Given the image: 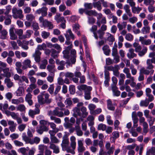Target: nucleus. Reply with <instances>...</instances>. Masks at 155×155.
Here are the masks:
<instances>
[{"instance_id":"nucleus-43","label":"nucleus","mask_w":155,"mask_h":155,"mask_svg":"<svg viewBox=\"0 0 155 155\" xmlns=\"http://www.w3.org/2000/svg\"><path fill=\"white\" fill-rule=\"evenodd\" d=\"M59 53L54 49H51V56L54 58L58 57V54Z\"/></svg>"},{"instance_id":"nucleus-22","label":"nucleus","mask_w":155,"mask_h":155,"mask_svg":"<svg viewBox=\"0 0 155 155\" xmlns=\"http://www.w3.org/2000/svg\"><path fill=\"white\" fill-rule=\"evenodd\" d=\"M2 70L4 76L7 78H9L11 76V73L9 72V68L5 67V68L2 69L0 67V71Z\"/></svg>"},{"instance_id":"nucleus-1","label":"nucleus","mask_w":155,"mask_h":155,"mask_svg":"<svg viewBox=\"0 0 155 155\" xmlns=\"http://www.w3.org/2000/svg\"><path fill=\"white\" fill-rule=\"evenodd\" d=\"M40 125L36 128V131L40 134H41L44 131H47L48 130V127L47 126L48 121L45 120H41L39 121Z\"/></svg>"},{"instance_id":"nucleus-56","label":"nucleus","mask_w":155,"mask_h":155,"mask_svg":"<svg viewBox=\"0 0 155 155\" xmlns=\"http://www.w3.org/2000/svg\"><path fill=\"white\" fill-rule=\"evenodd\" d=\"M132 10L133 13L138 14L140 13V11L142 10V8L139 7H136L135 6L132 8Z\"/></svg>"},{"instance_id":"nucleus-25","label":"nucleus","mask_w":155,"mask_h":155,"mask_svg":"<svg viewBox=\"0 0 155 155\" xmlns=\"http://www.w3.org/2000/svg\"><path fill=\"white\" fill-rule=\"evenodd\" d=\"M123 72L126 74V77L127 78L130 79L131 80H133V77L131 76V75L129 69L127 68H124L123 70Z\"/></svg>"},{"instance_id":"nucleus-62","label":"nucleus","mask_w":155,"mask_h":155,"mask_svg":"<svg viewBox=\"0 0 155 155\" xmlns=\"http://www.w3.org/2000/svg\"><path fill=\"white\" fill-rule=\"evenodd\" d=\"M107 35L108 36L107 39L109 41L112 42L111 44H112V42L114 40V36L109 33H106Z\"/></svg>"},{"instance_id":"nucleus-35","label":"nucleus","mask_w":155,"mask_h":155,"mask_svg":"<svg viewBox=\"0 0 155 155\" xmlns=\"http://www.w3.org/2000/svg\"><path fill=\"white\" fill-rule=\"evenodd\" d=\"M11 18L12 15H7L5 20V24L6 25H10L11 23Z\"/></svg>"},{"instance_id":"nucleus-19","label":"nucleus","mask_w":155,"mask_h":155,"mask_svg":"<svg viewBox=\"0 0 155 155\" xmlns=\"http://www.w3.org/2000/svg\"><path fill=\"white\" fill-rule=\"evenodd\" d=\"M22 138L23 140L26 143H29L31 144H33L32 139L30 138L29 137L27 136L25 134H23Z\"/></svg>"},{"instance_id":"nucleus-57","label":"nucleus","mask_w":155,"mask_h":155,"mask_svg":"<svg viewBox=\"0 0 155 155\" xmlns=\"http://www.w3.org/2000/svg\"><path fill=\"white\" fill-rule=\"evenodd\" d=\"M88 108L90 111V113H91L93 114L94 111V109L96 108V106L94 104H90L88 105Z\"/></svg>"},{"instance_id":"nucleus-52","label":"nucleus","mask_w":155,"mask_h":155,"mask_svg":"<svg viewBox=\"0 0 155 155\" xmlns=\"http://www.w3.org/2000/svg\"><path fill=\"white\" fill-rule=\"evenodd\" d=\"M26 18L27 21L31 22L35 19V17L33 14H28L26 15Z\"/></svg>"},{"instance_id":"nucleus-46","label":"nucleus","mask_w":155,"mask_h":155,"mask_svg":"<svg viewBox=\"0 0 155 155\" xmlns=\"http://www.w3.org/2000/svg\"><path fill=\"white\" fill-rule=\"evenodd\" d=\"M119 69V67L118 65H116L114 66H110L107 67V69L108 70L112 71L113 72L116 71L117 70H118Z\"/></svg>"},{"instance_id":"nucleus-3","label":"nucleus","mask_w":155,"mask_h":155,"mask_svg":"<svg viewBox=\"0 0 155 155\" xmlns=\"http://www.w3.org/2000/svg\"><path fill=\"white\" fill-rule=\"evenodd\" d=\"M39 20L40 23H42V26L45 28H48L49 29H52L54 27L51 22L47 20H44L42 16L39 17Z\"/></svg>"},{"instance_id":"nucleus-11","label":"nucleus","mask_w":155,"mask_h":155,"mask_svg":"<svg viewBox=\"0 0 155 155\" xmlns=\"http://www.w3.org/2000/svg\"><path fill=\"white\" fill-rule=\"evenodd\" d=\"M41 53L39 50H36L32 56L34 58L36 62H39L41 60L40 55Z\"/></svg>"},{"instance_id":"nucleus-39","label":"nucleus","mask_w":155,"mask_h":155,"mask_svg":"<svg viewBox=\"0 0 155 155\" xmlns=\"http://www.w3.org/2000/svg\"><path fill=\"white\" fill-rule=\"evenodd\" d=\"M4 81L5 83L6 84L7 87L9 88L12 87L13 84V83L12 82L10 79L9 78H5V79Z\"/></svg>"},{"instance_id":"nucleus-16","label":"nucleus","mask_w":155,"mask_h":155,"mask_svg":"<svg viewBox=\"0 0 155 155\" xmlns=\"http://www.w3.org/2000/svg\"><path fill=\"white\" fill-rule=\"evenodd\" d=\"M47 10L48 8L46 7H43L37 10L36 12L38 14L41 13L43 16H46L47 14Z\"/></svg>"},{"instance_id":"nucleus-37","label":"nucleus","mask_w":155,"mask_h":155,"mask_svg":"<svg viewBox=\"0 0 155 155\" xmlns=\"http://www.w3.org/2000/svg\"><path fill=\"white\" fill-rule=\"evenodd\" d=\"M33 31L31 30H27L25 35H22L23 39L29 38L33 34Z\"/></svg>"},{"instance_id":"nucleus-40","label":"nucleus","mask_w":155,"mask_h":155,"mask_svg":"<svg viewBox=\"0 0 155 155\" xmlns=\"http://www.w3.org/2000/svg\"><path fill=\"white\" fill-rule=\"evenodd\" d=\"M14 31L18 35L19 38L20 39H22L23 37L22 35L23 33V31L22 29H15V28Z\"/></svg>"},{"instance_id":"nucleus-59","label":"nucleus","mask_w":155,"mask_h":155,"mask_svg":"<svg viewBox=\"0 0 155 155\" xmlns=\"http://www.w3.org/2000/svg\"><path fill=\"white\" fill-rule=\"evenodd\" d=\"M50 119L51 120H54V122L57 124H60L61 123V120L60 118L55 117H51Z\"/></svg>"},{"instance_id":"nucleus-36","label":"nucleus","mask_w":155,"mask_h":155,"mask_svg":"<svg viewBox=\"0 0 155 155\" xmlns=\"http://www.w3.org/2000/svg\"><path fill=\"white\" fill-rule=\"evenodd\" d=\"M44 92V94L43 95L44 97V100H45V103H50L51 101V99L49 98V94L48 93H46L45 91Z\"/></svg>"},{"instance_id":"nucleus-49","label":"nucleus","mask_w":155,"mask_h":155,"mask_svg":"<svg viewBox=\"0 0 155 155\" xmlns=\"http://www.w3.org/2000/svg\"><path fill=\"white\" fill-rule=\"evenodd\" d=\"M125 38L127 40L130 41H132L134 38L133 35L130 33L126 34Z\"/></svg>"},{"instance_id":"nucleus-34","label":"nucleus","mask_w":155,"mask_h":155,"mask_svg":"<svg viewBox=\"0 0 155 155\" xmlns=\"http://www.w3.org/2000/svg\"><path fill=\"white\" fill-rule=\"evenodd\" d=\"M152 62L151 59H147L146 61V64L147 65V69H153L154 67L152 64Z\"/></svg>"},{"instance_id":"nucleus-58","label":"nucleus","mask_w":155,"mask_h":155,"mask_svg":"<svg viewBox=\"0 0 155 155\" xmlns=\"http://www.w3.org/2000/svg\"><path fill=\"white\" fill-rule=\"evenodd\" d=\"M97 128L99 130L104 131L106 129V126L104 124H100L98 125Z\"/></svg>"},{"instance_id":"nucleus-29","label":"nucleus","mask_w":155,"mask_h":155,"mask_svg":"<svg viewBox=\"0 0 155 155\" xmlns=\"http://www.w3.org/2000/svg\"><path fill=\"white\" fill-rule=\"evenodd\" d=\"M74 112V116L75 117H76L78 116L81 117V111L79 108L77 107H75L73 110Z\"/></svg>"},{"instance_id":"nucleus-2","label":"nucleus","mask_w":155,"mask_h":155,"mask_svg":"<svg viewBox=\"0 0 155 155\" xmlns=\"http://www.w3.org/2000/svg\"><path fill=\"white\" fill-rule=\"evenodd\" d=\"M12 16L14 18L22 19L24 17L22 10L20 9H18L15 7L12 8Z\"/></svg>"},{"instance_id":"nucleus-51","label":"nucleus","mask_w":155,"mask_h":155,"mask_svg":"<svg viewBox=\"0 0 155 155\" xmlns=\"http://www.w3.org/2000/svg\"><path fill=\"white\" fill-rule=\"evenodd\" d=\"M8 35V32L5 30H3L1 32L0 38L2 39H5L6 38Z\"/></svg>"},{"instance_id":"nucleus-9","label":"nucleus","mask_w":155,"mask_h":155,"mask_svg":"<svg viewBox=\"0 0 155 155\" xmlns=\"http://www.w3.org/2000/svg\"><path fill=\"white\" fill-rule=\"evenodd\" d=\"M140 73H142L145 75H148L149 74L152 75L154 72V70L153 69H145L144 67H142L140 70Z\"/></svg>"},{"instance_id":"nucleus-54","label":"nucleus","mask_w":155,"mask_h":155,"mask_svg":"<svg viewBox=\"0 0 155 155\" xmlns=\"http://www.w3.org/2000/svg\"><path fill=\"white\" fill-rule=\"evenodd\" d=\"M132 116L134 123H137L138 119L137 116L136 112H133Z\"/></svg>"},{"instance_id":"nucleus-10","label":"nucleus","mask_w":155,"mask_h":155,"mask_svg":"<svg viewBox=\"0 0 155 155\" xmlns=\"http://www.w3.org/2000/svg\"><path fill=\"white\" fill-rule=\"evenodd\" d=\"M83 140H78V151L79 153H82L85 150V148L83 146Z\"/></svg>"},{"instance_id":"nucleus-63","label":"nucleus","mask_w":155,"mask_h":155,"mask_svg":"<svg viewBox=\"0 0 155 155\" xmlns=\"http://www.w3.org/2000/svg\"><path fill=\"white\" fill-rule=\"evenodd\" d=\"M69 48L68 49L67 48L66 49L64 50L63 51V54H64V57L68 59L69 58Z\"/></svg>"},{"instance_id":"nucleus-5","label":"nucleus","mask_w":155,"mask_h":155,"mask_svg":"<svg viewBox=\"0 0 155 155\" xmlns=\"http://www.w3.org/2000/svg\"><path fill=\"white\" fill-rule=\"evenodd\" d=\"M15 28L13 25H11L9 29V34L10 39L11 40H15L17 38V36L14 33Z\"/></svg>"},{"instance_id":"nucleus-47","label":"nucleus","mask_w":155,"mask_h":155,"mask_svg":"<svg viewBox=\"0 0 155 155\" xmlns=\"http://www.w3.org/2000/svg\"><path fill=\"white\" fill-rule=\"evenodd\" d=\"M97 27L96 25H93L92 26V28L90 29V31L93 33L94 36L95 38L98 39V36L97 34L95 33V31L97 30Z\"/></svg>"},{"instance_id":"nucleus-41","label":"nucleus","mask_w":155,"mask_h":155,"mask_svg":"<svg viewBox=\"0 0 155 155\" xmlns=\"http://www.w3.org/2000/svg\"><path fill=\"white\" fill-rule=\"evenodd\" d=\"M75 149H73L72 148V149L68 146L66 147L64 149H62L63 150H66V151L67 153H71L72 154H74L75 153V152L74 151V150Z\"/></svg>"},{"instance_id":"nucleus-28","label":"nucleus","mask_w":155,"mask_h":155,"mask_svg":"<svg viewBox=\"0 0 155 155\" xmlns=\"http://www.w3.org/2000/svg\"><path fill=\"white\" fill-rule=\"evenodd\" d=\"M71 141V146L73 149H75L76 146V138L74 136H71L70 139Z\"/></svg>"},{"instance_id":"nucleus-60","label":"nucleus","mask_w":155,"mask_h":155,"mask_svg":"<svg viewBox=\"0 0 155 155\" xmlns=\"http://www.w3.org/2000/svg\"><path fill=\"white\" fill-rule=\"evenodd\" d=\"M36 85L35 84H31L29 87L28 88L27 91L28 92H32L33 89L36 88Z\"/></svg>"},{"instance_id":"nucleus-23","label":"nucleus","mask_w":155,"mask_h":155,"mask_svg":"<svg viewBox=\"0 0 155 155\" xmlns=\"http://www.w3.org/2000/svg\"><path fill=\"white\" fill-rule=\"evenodd\" d=\"M24 90L23 88L19 87L15 92L16 95L17 96H21L24 95Z\"/></svg>"},{"instance_id":"nucleus-20","label":"nucleus","mask_w":155,"mask_h":155,"mask_svg":"<svg viewBox=\"0 0 155 155\" xmlns=\"http://www.w3.org/2000/svg\"><path fill=\"white\" fill-rule=\"evenodd\" d=\"M49 147L53 150V152L55 153H58L59 152V150L58 147L55 144L51 143Z\"/></svg>"},{"instance_id":"nucleus-27","label":"nucleus","mask_w":155,"mask_h":155,"mask_svg":"<svg viewBox=\"0 0 155 155\" xmlns=\"http://www.w3.org/2000/svg\"><path fill=\"white\" fill-rule=\"evenodd\" d=\"M130 6L128 5H125L124 6V9L125 10V12L127 13V15L130 17L132 16L130 10Z\"/></svg>"},{"instance_id":"nucleus-64","label":"nucleus","mask_w":155,"mask_h":155,"mask_svg":"<svg viewBox=\"0 0 155 155\" xmlns=\"http://www.w3.org/2000/svg\"><path fill=\"white\" fill-rule=\"evenodd\" d=\"M149 103L147 99H146L144 101H141L140 104L141 106L147 107Z\"/></svg>"},{"instance_id":"nucleus-12","label":"nucleus","mask_w":155,"mask_h":155,"mask_svg":"<svg viewBox=\"0 0 155 155\" xmlns=\"http://www.w3.org/2000/svg\"><path fill=\"white\" fill-rule=\"evenodd\" d=\"M31 61L28 59L25 60L23 62V66L22 68L23 70H25L28 68H31Z\"/></svg>"},{"instance_id":"nucleus-13","label":"nucleus","mask_w":155,"mask_h":155,"mask_svg":"<svg viewBox=\"0 0 155 155\" xmlns=\"http://www.w3.org/2000/svg\"><path fill=\"white\" fill-rule=\"evenodd\" d=\"M54 19L56 20L57 23L59 22H66L64 17H61V15L60 13H57L54 17Z\"/></svg>"},{"instance_id":"nucleus-14","label":"nucleus","mask_w":155,"mask_h":155,"mask_svg":"<svg viewBox=\"0 0 155 155\" xmlns=\"http://www.w3.org/2000/svg\"><path fill=\"white\" fill-rule=\"evenodd\" d=\"M69 144V141L68 137L66 135H65L63 137V140L61 146L62 149H64L66 147L68 146Z\"/></svg>"},{"instance_id":"nucleus-45","label":"nucleus","mask_w":155,"mask_h":155,"mask_svg":"<svg viewBox=\"0 0 155 155\" xmlns=\"http://www.w3.org/2000/svg\"><path fill=\"white\" fill-rule=\"evenodd\" d=\"M55 66L54 65H48L47 68V70L49 72L51 73H53L55 71Z\"/></svg>"},{"instance_id":"nucleus-7","label":"nucleus","mask_w":155,"mask_h":155,"mask_svg":"<svg viewBox=\"0 0 155 155\" xmlns=\"http://www.w3.org/2000/svg\"><path fill=\"white\" fill-rule=\"evenodd\" d=\"M63 108H60L56 107L54 110V116L58 117H62L64 116V114L62 111L64 110Z\"/></svg>"},{"instance_id":"nucleus-17","label":"nucleus","mask_w":155,"mask_h":155,"mask_svg":"<svg viewBox=\"0 0 155 155\" xmlns=\"http://www.w3.org/2000/svg\"><path fill=\"white\" fill-rule=\"evenodd\" d=\"M137 55V54L134 53V50L133 48L130 49L128 50V52L127 54V56L129 59L135 57Z\"/></svg>"},{"instance_id":"nucleus-18","label":"nucleus","mask_w":155,"mask_h":155,"mask_svg":"<svg viewBox=\"0 0 155 155\" xmlns=\"http://www.w3.org/2000/svg\"><path fill=\"white\" fill-rule=\"evenodd\" d=\"M24 101V99L22 97H20L18 99H12L11 100L12 103L15 105H18L21 103H23Z\"/></svg>"},{"instance_id":"nucleus-42","label":"nucleus","mask_w":155,"mask_h":155,"mask_svg":"<svg viewBox=\"0 0 155 155\" xmlns=\"http://www.w3.org/2000/svg\"><path fill=\"white\" fill-rule=\"evenodd\" d=\"M93 6L94 8H97V9L100 11L102 9L101 3L100 2H94L93 3Z\"/></svg>"},{"instance_id":"nucleus-31","label":"nucleus","mask_w":155,"mask_h":155,"mask_svg":"<svg viewBox=\"0 0 155 155\" xmlns=\"http://www.w3.org/2000/svg\"><path fill=\"white\" fill-rule=\"evenodd\" d=\"M107 107L108 109L111 110H114L115 107L112 104L111 101L110 99H108L107 101Z\"/></svg>"},{"instance_id":"nucleus-33","label":"nucleus","mask_w":155,"mask_h":155,"mask_svg":"<svg viewBox=\"0 0 155 155\" xmlns=\"http://www.w3.org/2000/svg\"><path fill=\"white\" fill-rule=\"evenodd\" d=\"M75 130L77 135L78 136H81L83 134V132L81 130L79 126H76L75 127Z\"/></svg>"},{"instance_id":"nucleus-44","label":"nucleus","mask_w":155,"mask_h":155,"mask_svg":"<svg viewBox=\"0 0 155 155\" xmlns=\"http://www.w3.org/2000/svg\"><path fill=\"white\" fill-rule=\"evenodd\" d=\"M147 48L146 47H144L142 51H140L138 52V55L140 57L143 56L147 53Z\"/></svg>"},{"instance_id":"nucleus-38","label":"nucleus","mask_w":155,"mask_h":155,"mask_svg":"<svg viewBox=\"0 0 155 155\" xmlns=\"http://www.w3.org/2000/svg\"><path fill=\"white\" fill-rule=\"evenodd\" d=\"M150 28L149 26H144L141 29V31L143 34L148 33L150 32Z\"/></svg>"},{"instance_id":"nucleus-55","label":"nucleus","mask_w":155,"mask_h":155,"mask_svg":"<svg viewBox=\"0 0 155 155\" xmlns=\"http://www.w3.org/2000/svg\"><path fill=\"white\" fill-rule=\"evenodd\" d=\"M41 35L43 38L44 39H46L49 37L50 33L49 32H46L45 31H43L41 32Z\"/></svg>"},{"instance_id":"nucleus-8","label":"nucleus","mask_w":155,"mask_h":155,"mask_svg":"<svg viewBox=\"0 0 155 155\" xmlns=\"http://www.w3.org/2000/svg\"><path fill=\"white\" fill-rule=\"evenodd\" d=\"M66 39H71L72 40L74 39L75 37L73 34L71 30L70 29H68L66 31V33L64 34Z\"/></svg>"},{"instance_id":"nucleus-61","label":"nucleus","mask_w":155,"mask_h":155,"mask_svg":"<svg viewBox=\"0 0 155 155\" xmlns=\"http://www.w3.org/2000/svg\"><path fill=\"white\" fill-rule=\"evenodd\" d=\"M114 148V147L112 146L109 149H107V151L106 152V155H110V154H113Z\"/></svg>"},{"instance_id":"nucleus-6","label":"nucleus","mask_w":155,"mask_h":155,"mask_svg":"<svg viewBox=\"0 0 155 155\" xmlns=\"http://www.w3.org/2000/svg\"><path fill=\"white\" fill-rule=\"evenodd\" d=\"M152 144L153 147L150 149L147 150L146 155H155V138L152 140Z\"/></svg>"},{"instance_id":"nucleus-53","label":"nucleus","mask_w":155,"mask_h":155,"mask_svg":"<svg viewBox=\"0 0 155 155\" xmlns=\"http://www.w3.org/2000/svg\"><path fill=\"white\" fill-rule=\"evenodd\" d=\"M85 14L87 15L91 16L93 15L96 16L97 15V13L95 10H89L85 12Z\"/></svg>"},{"instance_id":"nucleus-4","label":"nucleus","mask_w":155,"mask_h":155,"mask_svg":"<svg viewBox=\"0 0 155 155\" xmlns=\"http://www.w3.org/2000/svg\"><path fill=\"white\" fill-rule=\"evenodd\" d=\"M35 107V110L30 109L29 110L28 115L32 118H34L35 115L38 114L40 113V110L39 109V107H40V105L36 104Z\"/></svg>"},{"instance_id":"nucleus-26","label":"nucleus","mask_w":155,"mask_h":155,"mask_svg":"<svg viewBox=\"0 0 155 155\" xmlns=\"http://www.w3.org/2000/svg\"><path fill=\"white\" fill-rule=\"evenodd\" d=\"M26 108L25 106L23 104H20L18 105L17 107V110L25 113L26 112Z\"/></svg>"},{"instance_id":"nucleus-48","label":"nucleus","mask_w":155,"mask_h":155,"mask_svg":"<svg viewBox=\"0 0 155 155\" xmlns=\"http://www.w3.org/2000/svg\"><path fill=\"white\" fill-rule=\"evenodd\" d=\"M117 45L116 42L114 43V46L112 49V56L117 55Z\"/></svg>"},{"instance_id":"nucleus-30","label":"nucleus","mask_w":155,"mask_h":155,"mask_svg":"<svg viewBox=\"0 0 155 155\" xmlns=\"http://www.w3.org/2000/svg\"><path fill=\"white\" fill-rule=\"evenodd\" d=\"M104 53L106 55H108L110 52V50L109 49L108 46L104 45L102 48Z\"/></svg>"},{"instance_id":"nucleus-15","label":"nucleus","mask_w":155,"mask_h":155,"mask_svg":"<svg viewBox=\"0 0 155 155\" xmlns=\"http://www.w3.org/2000/svg\"><path fill=\"white\" fill-rule=\"evenodd\" d=\"M78 89L80 91L84 90L85 92L87 91H91L92 89V88L91 86H87L85 84H82L79 85L77 87Z\"/></svg>"},{"instance_id":"nucleus-24","label":"nucleus","mask_w":155,"mask_h":155,"mask_svg":"<svg viewBox=\"0 0 155 155\" xmlns=\"http://www.w3.org/2000/svg\"><path fill=\"white\" fill-rule=\"evenodd\" d=\"M87 109L85 107H81V117L85 118L87 116L88 112L87 111Z\"/></svg>"},{"instance_id":"nucleus-21","label":"nucleus","mask_w":155,"mask_h":155,"mask_svg":"<svg viewBox=\"0 0 155 155\" xmlns=\"http://www.w3.org/2000/svg\"><path fill=\"white\" fill-rule=\"evenodd\" d=\"M44 92H41L40 94L38 96V101L39 104H45V100L44 98L43 95Z\"/></svg>"},{"instance_id":"nucleus-50","label":"nucleus","mask_w":155,"mask_h":155,"mask_svg":"<svg viewBox=\"0 0 155 155\" xmlns=\"http://www.w3.org/2000/svg\"><path fill=\"white\" fill-rule=\"evenodd\" d=\"M47 125H50V127L53 130H55L56 132H58L59 131L58 128L56 127V125L53 122H48Z\"/></svg>"},{"instance_id":"nucleus-32","label":"nucleus","mask_w":155,"mask_h":155,"mask_svg":"<svg viewBox=\"0 0 155 155\" xmlns=\"http://www.w3.org/2000/svg\"><path fill=\"white\" fill-rule=\"evenodd\" d=\"M25 82L27 84L29 83V81L27 78L25 76H22L21 77V79L20 80L18 84L19 85H22L23 82Z\"/></svg>"}]
</instances>
